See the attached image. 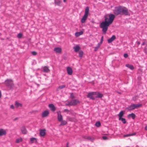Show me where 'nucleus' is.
<instances>
[{
    "mask_svg": "<svg viewBox=\"0 0 147 147\" xmlns=\"http://www.w3.org/2000/svg\"><path fill=\"white\" fill-rule=\"evenodd\" d=\"M115 15L113 14H110L109 16L105 15L104 16L105 20L100 24V27L102 28L103 34H105L109 26L113 22L115 18Z\"/></svg>",
    "mask_w": 147,
    "mask_h": 147,
    "instance_id": "nucleus-1",
    "label": "nucleus"
},
{
    "mask_svg": "<svg viewBox=\"0 0 147 147\" xmlns=\"http://www.w3.org/2000/svg\"><path fill=\"white\" fill-rule=\"evenodd\" d=\"M113 12L116 15H119L128 16L130 15L128 9L125 7L121 6L115 7L113 10Z\"/></svg>",
    "mask_w": 147,
    "mask_h": 147,
    "instance_id": "nucleus-2",
    "label": "nucleus"
},
{
    "mask_svg": "<svg viewBox=\"0 0 147 147\" xmlns=\"http://www.w3.org/2000/svg\"><path fill=\"white\" fill-rule=\"evenodd\" d=\"M4 83L9 90H12L17 88L15 87L13 81L11 79H7L5 80Z\"/></svg>",
    "mask_w": 147,
    "mask_h": 147,
    "instance_id": "nucleus-3",
    "label": "nucleus"
},
{
    "mask_svg": "<svg viewBox=\"0 0 147 147\" xmlns=\"http://www.w3.org/2000/svg\"><path fill=\"white\" fill-rule=\"evenodd\" d=\"M96 92H90L87 95V97L91 99L94 100L95 99V98L93 96L96 95Z\"/></svg>",
    "mask_w": 147,
    "mask_h": 147,
    "instance_id": "nucleus-4",
    "label": "nucleus"
},
{
    "mask_svg": "<svg viewBox=\"0 0 147 147\" xmlns=\"http://www.w3.org/2000/svg\"><path fill=\"white\" fill-rule=\"evenodd\" d=\"M57 118L59 121H61L63 120L62 116L61 114V112L60 111H58L57 112Z\"/></svg>",
    "mask_w": 147,
    "mask_h": 147,
    "instance_id": "nucleus-5",
    "label": "nucleus"
},
{
    "mask_svg": "<svg viewBox=\"0 0 147 147\" xmlns=\"http://www.w3.org/2000/svg\"><path fill=\"white\" fill-rule=\"evenodd\" d=\"M48 106L50 110L53 112L55 111L56 108L54 105L53 104H49Z\"/></svg>",
    "mask_w": 147,
    "mask_h": 147,
    "instance_id": "nucleus-6",
    "label": "nucleus"
},
{
    "mask_svg": "<svg viewBox=\"0 0 147 147\" xmlns=\"http://www.w3.org/2000/svg\"><path fill=\"white\" fill-rule=\"evenodd\" d=\"M71 106H75L78 103L80 102V101L77 99H75L70 101Z\"/></svg>",
    "mask_w": 147,
    "mask_h": 147,
    "instance_id": "nucleus-7",
    "label": "nucleus"
},
{
    "mask_svg": "<svg viewBox=\"0 0 147 147\" xmlns=\"http://www.w3.org/2000/svg\"><path fill=\"white\" fill-rule=\"evenodd\" d=\"M6 131L3 129H0V136L5 135L6 134Z\"/></svg>",
    "mask_w": 147,
    "mask_h": 147,
    "instance_id": "nucleus-8",
    "label": "nucleus"
},
{
    "mask_svg": "<svg viewBox=\"0 0 147 147\" xmlns=\"http://www.w3.org/2000/svg\"><path fill=\"white\" fill-rule=\"evenodd\" d=\"M116 36L115 35H113L108 40V42L109 43H110L116 39Z\"/></svg>",
    "mask_w": 147,
    "mask_h": 147,
    "instance_id": "nucleus-9",
    "label": "nucleus"
},
{
    "mask_svg": "<svg viewBox=\"0 0 147 147\" xmlns=\"http://www.w3.org/2000/svg\"><path fill=\"white\" fill-rule=\"evenodd\" d=\"M45 129H41L40 130V136H44L46 134Z\"/></svg>",
    "mask_w": 147,
    "mask_h": 147,
    "instance_id": "nucleus-10",
    "label": "nucleus"
},
{
    "mask_svg": "<svg viewBox=\"0 0 147 147\" xmlns=\"http://www.w3.org/2000/svg\"><path fill=\"white\" fill-rule=\"evenodd\" d=\"M49 112L48 111L46 110L43 112L42 115V117H45L47 116L49 114Z\"/></svg>",
    "mask_w": 147,
    "mask_h": 147,
    "instance_id": "nucleus-11",
    "label": "nucleus"
},
{
    "mask_svg": "<svg viewBox=\"0 0 147 147\" xmlns=\"http://www.w3.org/2000/svg\"><path fill=\"white\" fill-rule=\"evenodd\" d=\"M54 51L57 53H60L61 51V49L60 47H56L54 49Z\"/></svg>",
    "mask_w": 147,
    "mask_h": 147,
    "instance_id": "nucleus-12",
    "label": "nucleus"
},
{
    "mask_svg": "<svg viewBox=\"0 0 147 147\" xmlns=\"http://www.w3.org/2000/svg\"><path fill=\"white\" fill-rule=\"evenodd\" d=\"M96 92V95H97L96 96V98H100L103 96V95L102 94L98 92Z\"/></svg>",
    "mask_w": 147,
    "mask_h": 147,
    "instance_id": "nucleus-13",
    "label": "nucleus"
},
{
    "mask_svg": "<svg viewBox=\"0 0 147 147\" xmlns=\"http://www.w3.org/2000/svg\"><path fill=\"white\" fill-rule=\"evenodd\" d=\"M67 71L68 74L69 75H71L72 73V70L70 67H68L67 68Z\"/></svg>",
    "mask_w": 147,
    "mask_h": 147,
    "instance_id": "nucleus-14",
    "label": "nucleus"
},
{
    "mask_svg": "<svg viewBox=\"0 0 147 147\" xmlns=\"http://www.w3.org/2000/svg\"><path fill=\"white\" fill-rule=\"evenodd\" d=\"M132 105L134 109H135L138 108L142 105V104H132Z\"/></svg>",
    "mask_w": 147,
    "mask_h": 147,
    "instance_id": "nucleus-15",
    "label": "nucleus"
},
{
    "mask_svg": "<svg viewBox=\"0 0 147 147\" xmlns=\"http://www.w3.org/2000/svg\"><path fill=\"white\" fill-rule=\"evenodd\" d=\"M88 16H87L84 15L81 20V22L82 23H83L85 22L86 19L88 17Z\"/></svg>",
    "mask_w": 147,
    "mask_h": 147,
    "instance_id": "nucleus-16",
    "label": "nucleus"
},
{
    "mask_svg": "<svg viewBox=\"0 0 147 147\" xmlns=\"http://www.w3.org/2000/svg\"><path fill=\"white\" fill-rule=\"evenodd\" d=\"M21 131L22 134H26L27 133V131L25 128V127L23 126L21 128Z\"/></svg>",
    "mask_w": 147,
    "mask_h": 147,
    "instance_id": "nucleus-17",
    "label": "nucleus"
},
{
    "mask_svg": "<svg viewBox=\"0 0 147 147\" xmlns=\"http://www.w3.org/2000/svg\"><path fill=\"white\" fill-rule=\"evenodd\" d=\"M54 3L55 5L61 6V1L60 0H54Z\"/></svg>",
    "mask_w": 147,
    "mask_h": 147,
    "instance_id": "nucleus-18",
    "label": "nucleus"
},
{
    "mask_svg": "<svg viewBox=\"0 0 147 147\" xmlns=\"http://www.w3.org/2000/svg\"><path fill=\"white\" fill-rule=\"evenodd\" d=\"M124 114V111H121L117 115L119 117V118H122Z\"/></svg>",
    "mask_w": 147,
    "mask_h": 147,
    "instance_id": "nucleus-19",
    "label": "nucleus"
},
{
    "mask_svg": "<svg viewBox=\"0 0 147 147\" xmlns=\"http://www.w3.org/2000/svg\"><path fill=\"white\" fill-rule=\"evenodd\" d=\"M50 71L49 68L47 66H45L43 68V71L47 73Z\"/></svg>",
    "mask_w": 147,
    "mask_h": 147,
    "instance_id": "nucleus-20",
    "label": "nucleus"
},
{
    "mask_svg": "<svg viewBox=\"0 0 147 147\" xmlns=\"http://www.w3.org/2000/svg\"><path fill=\"white\" fill-rule=\"evenodd\" d=\"M89 7L88 6H87L86 8L85 12L84 15L88 16L89 12Z\"/></svg>",
    "mask_w": 147,
    "mask_h": 147,
    "instance_id": "nucleus-21",
    "label": "nucleus"
},
{
    "mask_svg": "<svg viewBox=\"0 0 147 147\" xmlns=\"http://www.w3.org/2000/svg\"><path fill=\"white\" fill-rule=\"evenodd\" d=\"M73 49H74V51L76 52H77L79 51L80 49V47L78 46H76L74 47Z\"/></svg>",
    "mask_w": 147,
    "mask_h": 147,
    "instance_id": "nucleus-22",
    "label": "nucleus"
},
{
    "mask_svg": "<svg viewBox=\"0 0 147 147\" xmlns=\"http://www.w3.org/2000/svg\"><path fill=\"white\" fill-rule=\"evenodd\" d=\"M136 115L134 113H131L129 114L127 116V117L129 118L131 117L133 119H134L136 117Z\"/></svg>",
    "mask_w": 147,
    "mask_h": 147,
    "instance_id": "nucleus-23",
    "label": "nucleus"
},
{
    "mask_svg": "<svg viewBox=\"0 0 147 147\" xmlns=\"http://www.w3.org/2000/svg\"><path fill=\"white\" fill-rule=\"evenodd\" d=\"M34 142L36 143L37 142V139L35 138H32L30 139V142L31 143H33Z\"/></svg>",
    "mask_w": 147,
    "mask_h": 147,
    "instance_id": "nucleus-24",
    "label": "nucleus"
},
{
    "mask_svg": "<svg viewBox=\"0 0 147 147\" xmlns=\"http://www.w3.org/2000/svg\"><path fill=\"white\" fill-rule=\"evenodd\" d=\"M125 66L127 67L130 69L131 70H133L134 69V66L132 65H130L129 64H127Z\"/></svg>",
    "mask_w": 147,
    "mask_h": 147,
    "instance_id": "nucleus-25",
    "label": "nucleus"
},
{
    "mask_svg": "<svg viewBox=\"0 0 147 147\" xmlns=\"http://www.w3.org/2000/svg\"><path fill=\"white\" fill-rule=\"evenodd\" d=\"M83 32L81 31L79 32H76L75 34V35L77 37L83 34Z\"/></svg>",
    "mask_w": 147,
    "mask_h": 147,
    "instance_id": "nucleus-26",
    "label": "nucleus"
},
{
    "mask_svg": "<svg viewBox=\"0 0 147 147\" xmlns=\"http://www.w3.org/2000/svg\"><path fill=\"white\" fill-rule=\"evenodd\" d=\"M136 134V133H134L132 134H127L123 135V137H128L131 136H133L135 135Z\"/></svg>",
    "mask_w": 147,
    "mask_h": 147,
    "instance_id": "nucleus-27",
    "label": "nucleus"
},
{
    "mask_svg": "<svg viewBox=\"0 0 147 147\" xmlns=\"http://www.w3.org/2000/svg\"><path fill=\"white\" fill-rule=\"evenodd\" d=\"M67 119L69 121H74L75 120L74 118L71 117H67Z\"/></svg>",
    "mask_w": 147,
    "mask_h": 147,
    "instance_id": "nucleus-28",
    "label": "nucleus"
},
{
    "mask_svg": "<svg viewBox=\"0 0 147 147\" xmlns=\"http://www.w3.org/2000/svg\"><path fill=\"white\" fill-rule=\"evenodd\" d=\"M100 46V45L98 43L96 46L94 47V51H96L98 50V49L99 48Z\"/></svg>",
    "mask_w": 147,
    "mask_h": 147,
    "instance_id": "nucleus-29",
    "label": "nucleus"
},
{
    "mask_svg": "<svg viewBox=\"0 0 147 147\" xmlns=\"http://www.w3.org/2000/svg\"><path fill=\"white\" fill-rule=\"evenodd\" d=\"M119 120H121L124 124H125L126 123V120L125 118H119Z\"/></svg>",
    "mask_w": 147,
    "mask_h": 147,
    "instance_id": "nucleus-30",
    "label": "nucleus"
},
{
    "mask_svg": "<svg viewBox=\"0 0 147 147\" xmlns=\"http://www.w3.org/2000/svg\"><path fill=\"white\" fill-rule=\"evenodd\" d=\"M127 109L128 111H131L134 109L133 108V105H131L129 107H128L127 108Z\"/></svg>",
    "mask_w": 147,
    "mask_h": 147,
    "instance_id": "nucleus-31",
    "label": "nucleus"
},
{
    "mask_svg": "<svg viewBox=\"0 0 147 147\" xmlns=\"http://www.w3.org/2000/svg\"><path fill=\"white\" fill-rule=\"evenodd\" d=\"M15 105L17 107H18L20 106L21 107L22 106V104L20 103H19L18 102L16 101V103H15Z\"/></svg>",
    "mask_w": 147,
    "mask_h": 147,
    "instance_id": "nucleus-32",
    "label": "nucleus"
},
{
    "mask_svg": "<svg viewBox=\"0 0 147 147\" xmlns=\"http://www.w3.org/2000/svg\"><path fill=\"white\" fill-rule=\"evenodd\" d=\"M61 123L60 124V125H64L66 124L67 123V122L65 121H63L62 120V121H61Z\"/></svg>",
    "mask_w": 147,
    "mask_h": 147,
    "instance_id": "nucleus-33",
    "label": "nucleus"
},
{
    "mask_svg": "<svg viewBox=\"0 0 147 147\" xmlns=\"http://www.w3.org/2000/svg\"><path fill=\"white\" fill-rule=\"evenodd\" d=\"M79 56L80 57H82L83 54V52L82 51H79Z\"/></svg>",
    "mask_w": 147,
    "mask_h": 147,
    "instance_id": "nucleus-34",
    "label": "nucleus"
},
{
    "mask_svg": "<svg viewBox=\"0 0 147 147\" xmlns=\"http://www.w3.org/2000/svg\"><path fill=\"white\" fill-rule=\"evenodd\" d=\"M95 125L97 127H99L101 125V123L100 122L98 121L96 122Z\"/></svg>",
    "mask_w": 147,
    "mask_h": 147,
    "instance_id": "nucleus-35",
    "label": "nucleus"
},
{
    "mask_svg": "<svg viewBox=\"0 0 147 147\" xmlns=\"http://www.w3.org/2000/svg\"><path fill=\"white\" fill-rule=\"evenodd\" d=\"M22 138H18L16 139V142L17 143H19L20 142H22Z\"/></svg>",
    "mask_w": 147,
    "mask_h": 147,
    "instance_id": "nucleus-36",
    "label": "nucleus"
},
{
    "mask_svg": "<svg viewBox=\"0 0 147 147\" xmlns=\"http://www.w3.org/2000/svg\"><path fill=\"white\" fill-rule=\"evenodd\" d=\"M103 38H104L103 36H102L101 37L100 41V42L99 43H98L100 45L102 43V42H103Z\"/></svg>",
    "mask_w": 147,
    "mask_h": 147,
    "instance_id": "nucleus-37",
    "label": "nucleus"
},
{
    "mask_svg": "<svg viewBox=\"0 0 147 147\" xmlns=\"http://www.w3.org/2000/svg\"><path fill=\"white\" fill-rule=\"evenodd\" d=\"M65 87V85H63L59 86V88L60 89H62V88H63Z\"/></svg>",
    "mask_w": 147,
    "mask_h": 147,
    "instance_id": "nucleus-38",
    "label": "nucleus"
},
{
    "mask_svg": "<svg viewBox=\"0 0 147 147\" xmlns=\"http://www.w3.org/2000/svg\"><path fill=\"white\" fill-rule=\"evenodd\" d=\"M86 139L90 140L91 141H92L93 140V139H92V138L89 136H87Z\"/></svg>",
    "mask_w": 147,
    "mask_h": 147,
    "instance_id": "nucleus-39",
    "label": "nucleus"
},
{
    "mask_svg": "<svg viewBox=\"0 0 147 147\" xmlns=\"http://www.w3.org/2000/svg\"><path fill=\"white\" fill-rule=\"evenodd\" d=\"M70 97L71 99H74L75 98L74 96L73 95V93H72L71 94Z\"/></svg>",
    "mask_w": 147,
    "mask_h": 147,
    "instance_id": "nucleus-40",
    "label": "nucleus"
},
{
    "mask_svg": "<svg viewBox=\"0 0 147 147\" xmlns=\"http://www.w3.org/2000/svg\"><path fill=\"white\" fill-rule=\"evenodd\" d=\"M32 54L33 55H36L37 54V53L36 52L33 51L32 52Z\"/></svg>",
    "mask_w": 147,
    "mask_h": 147,
    "instance_id": "nucleus-41",
    "label": "nucleus"
},
{
    "mask_svg": "<svg viewBox=\"0 0 147 147\" xmlns=\"http://www.w3.org/2000/svg\"><path fill=\"white\" fill-rule=\"evenodd\" d=\"M22 34L21 33H19L18 35V38H21L22 36Z\"/></svg>",
    "mask_w": 147,
    "mask_h": 147,
    "instance_id": "nucleus-42",
    "label": "nucleus"
},
{
    "mask_svg": "<svg viewBox=\"0 0 147 147\" xmlns=\"http://www.w3.org/2000/svg\"><path fill=\"white\" fill-rule=\"evenodd\" d=\"M102 138L103 139V140H107L108 139V138L106 136H103L102 137Z\"/></svg>",
    "mask_w": 147,
    "mask_h": 147,
    "instance_id": "nucleus-43",
    "label": "nucleus"
},
{
    "mask_svg": "<svg viewBox=\"0 0 147 147\" xmlns=\"http://www.w3.org/2000/svg\"><path fill=\"white\" fill-rule=\"evenodd\" d=\"M65 105L66 106H71V103L70 101L68 103H66L65 104Z\"/></svg>",
    "mask_w": 147,
    "mask_h": 147,
    "instance_id": "nucleus-44",
    "label": "nucleus"
},
{
    "mask_svg": "<svg viewBox=\"0 0 147 147\" xmlns=\"http://www.w3.org/2000/svg\"><path fill=\"white\" fill-rule=\"evenodd\" d=\"M123 56H124V57H125V58H127L128 56V55L127 53H125L124 54Z\"/></svg>",
    "mask_w": 147,
    "mask_h": 147,
    "instance_id": "nucleus-45",
    "label": "nucleus"
},
{
    "mask_svg": "<svg viewBox=\"0 0 147 147\" xmlns=\"http://www.w3.org/2000/svg\"><path fill=\"white\" fill-rule=\"evenodd\" d=\"M144 51L146 53H147V48H144Z\"/></svg>",
    "mask_w": 147,
    "mask_h": 147,
    "instance_id": "nucleus-46",
    "label": "nucleus"
},
{
    "mask_svg": "<svg viewBox=\"0 0 147 147\" xmlns=\"http://www.w3.org/2000/svg\"><path fill=\"white\" fill-rule=\"evenodd\" d=\"M69 111V110H68V109H65L64 110V112H68Z\"/></svg>",
    "mask_w": 147,
    "mask_h": 147,
    "instance_id": "nucleus-47",
    "label": "nucleus"
},
{
    "mask_svg": "<svg viewBox=\"0 0 147 147\" xmlns=\"http://www.w3.org/2000/svg\"><path fill=\"white\" fill-rule=\"evenodd\" d=\"M10 108L11 109H13L14 108V107L13 105H11Z\"/></svg>",
    "mask_w": 147,
    "mask_h": 147,
    "instance_id": "nucleus-48",
    "label": "nucleus"
},
{
    "mask_svg": "<svg viewBox=\"0 0 147 147\" xmlns=\"http://www.w3.org/2000/svg\"><path fill=\"white\" fill-rule=\"evenodd\" d=\"M82 137H83V138H84V139H87V136H83Z\"/></svg>",
    "mask_w": 147,
    "mask_h": 147,
    "instance_id": "nucleus-49",
    "label": "nucleus"
},
{
    "mask_svg": "<svg viewBox=\"0 0 147 147\" xmlns=\"http://www.w3.org/2000/svg\"><path fill=\"white\" fill-rule=\"evenodd\" d=\"M18 119V117H16V118H15L14 120H13V121H16V120H17V119Z\"/></svg>",
    "mask_w": 147,
    "mask_h": 147,
    "instance_id": "nucleus-50",
    "label": "nucleus"
},
{
    "mask_svg": "<svg viewBox=\"0 0 147 147\" xmlns=\"http://www.w3.org/2000/svg\"><path fill=\"white\" fill-rule=\"evenodd\" d=\"M145 44V42H142V45H144Z\"/></svg>",
    "mask_w": 147,
    "mask_h": 147,
    "instance_id": "nucleus-51",
    "label": "nucleus"
},
{
    "mask_svg": "<svg viewBox=\"0 0 147 147\" xmlns=\"http://www.w3.org/2000/svg\"><path fill=\"white\" fill-rule=\"evenodd\" d=\"M145 129L146 130H147V125L145 126Z\"/></svg>",
    "mask_w": 147,
    "mask_h": 147,
    "instance_id": "nucleus-52",
    "label": "nucleus"
},
{
    "mask_svg": "<svg viewBox=\"0 0 147 147\" xmlns=\"http://www.w3.org/2000/svg\"><path fill=\"white\" fill-rule=\"evenodd\" d=\"M1 92L0 90V98H1Z\"/></svg>",
    "mask_w": 147,
    "mask_h": 147,
    "instance_id": "nucleus-53",
    "label": "nucleus"
},
{
    "mask_svg": "<svg viewBox=\"0 0 147 147\" xmlns=\"http://www.w3.org/2000/svg\"><path fill=\"white\" fill-rule=\"evenodd\" d=\"M137 44L138 45H139L140 44V42H137Z\"/></svg>",
    "mask_w": 147,
    "mask_h": 147,
    "instance_id": "nucleus-54",
    "label": "nucleus"
},
{
    "mask_svg": "<svg viewBox=\"0 0 147 147\" xmlns=\"http://www.w3.org/2000/svg\"><path fill=\"white\" fill-rule=\"evenodd\" d=\"M117 93H118L119 94H121V93L120 92H117Z\"/></svg>",
    "mask_w": 147,
    "mask_h": 147,
    "instance_id": "nucleus-55",
    "label": "nucleus"
},
{
    "mask_svg": "<svg viewBox=\"0 0 147 147\" xmlns=\"http://www.w3.org/2000/svg\"><path fill=\"white\" fill-rule=\"evenodd\" d=\"M68 143H67V144L66 147H69L68 146Z\"/></svg>",
    "mask_w": 147,
    "mask_h": 147,
    "instance_id": "nucleus-56",
    "label": "nucleus"
},
{
    "mask_svg": "<svg viewBox=\"0 0 147 147\" xmlns=\"http://www.w3.org/2000/svg\"><path fill=\"white\" fill-rule=\"evenodd\" d=\"M76 114V113H74L73 114V115H75Z\"/></svg>",
    "mask_w": 147,
    "mask_h": 147,
    "instance_id": "nucleus-57",
    "label": "nucleus"
},
{
    "mask_svg": "<svg viewBox=\"0 0 147 147\" xmlns=\"http://www.w3.org/2000/svg\"><path fill=\"white\" fill-rule=\"evenodd\" d=\"M66 0H63V2H66Z\"/></svg>",
    "mask_w": 147,
    "mask_h": 147,
    "instance_id": "nucleus-58",
    "label": "nucleus"
}]
</instances>
